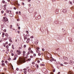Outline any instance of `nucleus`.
<instances>
[{
    "instance_id": "3",
    "label": "nucleus",
    "mask_w": 74,
    "mask_h": 74,
    "mask_svg": "<svg viewBox=\"0 0 74 74\" xmlns=\"http://www.w3.org/2000/svg\"><path fill=\"white\" fill-rule=\"evenodd\" d=\"M25 34H23L24 38V40L25 41V40H26V39H27V37L25 36Z\"/></svg>"
},
{
    "instance_id": "45",
    "label": "nucleus",
    "mask_w": 74,
    "mask_h": 74,
    "mask_svg": "<svg viewBox=\"0 0 74 74\" xmlns=\"http://www.w3.org/2000/svg\"><path fill=\"white\" fill-rule=\"evenodd\" d=\"M38 56H40L41 55V54L40 53H38Z\"/></svg>"
},
{
    "instance_id": "4",
    "label": "nucleus",
    "mask_w": 74,
    "mask_h": 74,
    "mask_svg": "<svg viewBox=\"0 0 74 74\" xmlns=\"http://www.w3.org/2000/svg\"><path fill=\"white\" fill-rule=\"evenodd\" d=\"M8 18H6L5 19V20H4L3 21V22H4L5 23L6 22V21H8Z\"/></svg>"
},
{
    "instance_id": "58",
    "label": "nucleus",
    "mask_w": 74,
    "mask_h": 74,
    "mask_svg": "<svg viewBox=\"0 0 74 74\" xmlns=\"http://www.w3.org/2000/svg\"><path fill=\"white\" fill-rule=\"evenodd\" d=\"M9 41L11 42H12V40H9Z\"/></svg>"
},
{
    "instance_id": "55",
    "label": "nucleus",
    "mask_w": 74,
    "mask_h": 74,
    "mask_svg": "<svg viewBox=\"0 0 74 74\" xmlns=\"http://www.w3.org/2000/svg\"><path fill=\"white\" fill-rule=\"evenodd\" d=\"M26 42L27 43H28L29 42V40H27Z\"/></svg>"
},
{
    "instance_id": "5",
    "label": "nucleus",
    "mask_w": 74,
    "mask_h": 74,
    "mask_svg": "<svg viewBox=\"0 0 74 74\" xmlns=\"http://www.w3.org/2000/svg\"><path fill=\"white\" fill-rule=\"evenodd\" d=\"M64 13H66V9H64L62 11Z\"/></svg>"
},
{
    "instance_id": "2",
    "label": "nucleus",
    "mask_w": 74,
    "mask_h": 74,
    "mask_svg": "<svg viewBox=\"0 0 74 74\" xmlns=\"http://www.w3.org/2000/svg\"><path fill=\"white\" fill-rule=\"evenodd\" d=\"M34 10V8H32L29 9V10L30 13H32V12H33V11Z\"/></svg>"
},
{
    "instance_id": "57",
    "label": "nucleus",
    "mask_w": 74,
    "mask_h": 74,
    "mask_svg": "<svg viewBox=\"0 0 74 74\" xmlns=\"http://www.w3.org/2000/svg\"><path fill=\"white\" fill-rule=\"evenodd\" d=\"M60 66H63V64H60Z\"/></svg>"
},
{
    "instance_id": "27",
    "label": "nucleus",
    "mask_w": 74,
    "mask_h": 74,
    "mask_svg": "<svg viewBox=\"0 0 74 74\" xmlns=\"http://www.w3.org/2000/svg\"><path fill=\"white\" fill-rule=\"evenodd\" d=\"M3 45L4 46V47H5V43H3Z\"/></svg>"
},
{
    "instance_id": "60",
    "label": "nucleus",
    "mask_w": 74,
    "mask_h": 74,
    "mask_svg": "<svg viewBox=\"0 0 74 74\" xmlns=\"http://www.w3.org/2000/svg\"><path fill=\"white\" fill-rule=\"evenodd\" d=\"M38 63H40V60H38L37 61Z\"/></svg>"
},
{
    "instance_id": "39",
    "label": "nucleus",
    "mask_w": 74,
    "mask_h": 74,
    "mask_svg": "<svg viewBox=\"0 0 74 74\" xmlns=\"http://www.w3.org/2000/svg\"><path fill=\"white\" fill-rule=\"evenodd\" d=\"M64 64H68V63L65 62L64 63Z\"/></svg>"
},
{
    "instance_id": "44",
    "label": "nucleus",
    "mask_w": 74,
    "mask_h": 74,
    "mask_svg": "<svg viewBox=\"0 0 74 74\" xmlns=\"http://www.w3.org/2000/svg\"><path fill=\"white\" fill-rule=\"evenodd\" d=\"M36 49H38H38H40V48L37 47Z\"/></svg>"
},
{
    "instance_id": "17",
    "label": "nucleus",
    "mask_w": 74,
    "mask_h": 74,
    "mask_svg": "<svg viewBox=\"0 0 74 74\" xmlns=\"http://www.w3.org/2000/svg\"><path fill=\"white\" fill-rule=\"evenodd\" d=\"M69 64H72V62H71V61L69 62H68Z\"/></svg>"
},
{
    "instance_id": "10",
    "label": "nucleus",
    "mask_w": 74,
    "mask_h": 74,
    "mask_svg": "<svg viewBox=\"0 0 74 74\" xmlns=\"http://www.w3.org/2000/svg\"><path fill=\"white\" fill-rule=\"evenodd\" d=\"M10 17H12L13 16V14L12 13H10Z\"/></svg>"
},
{
    "instance_id": "61",
    "label": "nucleus",
    "mask_w": 74,
    "mask_h": 74,
    "mask_svg": "<svg viewBox=\"0 0 74 74\" xmlns=\"http://www.w3.org/2000/svg\"><path fill=\"white\" fill-rule=\"evenodd\" d=\"M16 14H18V12H16Z\"/></svg>"
},
{
    "instance_id": "62",
    "label": "nucleus",
    "mask_w": 74,
    "mask_h": 74,
    "mask_svg": "<svg viewBox=\"0 0 74 74\" xmlns=\"http://www.w3.org/2000/svg\"><path fill=\"white\" fill-rule=\"evenodd\" d=\"M30 40V38H27V40Z\"/></svg>"
},
{
    "instance_id": "19",
    "label": "nucleus",
    "mask_w": 74,
    "mask_h": 74,
    "mask_svg": "<svg viewBox=\"0 0 74 74\" xmlns=\"http://www.w3.org/2000/svg\"><path fill=\"white\" fill-rule=\"evenodd\" d=\"M28 51H30L31 50V48L30 47H29L28 49Z\"/></svg>"
},
{
    "instance_id": "34",
    "label": "nucleus",
    "mask_w": 74,
    "mask_h": 74,
    "mask_svg": "<svg viewBox=\"0 0 74 74\" xmlns=\"http://www.w3.org/2000/svg\"><path fill=\"white\" fill-rule=\"evenodd\" d=\"M7 6V5L5 4L3 5L4 7H5Z\"/></svg>"
},
{
    "instance_id": "47",
    "label": "nucleus",
    "mask_w": 74,
    "mask_h": 74,
    "mask_svg": "<svg viewBox=\"0 0 74 74\" xmlns=\"http://www.w3.org/2000/svg\"><path fill=\"white\" fill-rule=\"evenodd\" d=\"M34 56H36V54H34Z\"/></svg>"
},
{
    "instance_id": "38",
    "label": "nucleus",
    "mask_w": 74,
    "mask_h": 74,
    "mask_svg": "<svg viewBox=\"0 0 74 74\" xmlns=\"http://www.w3.org/2000/svg\"><path fill=\"white\" fill-rule=\"evenodd\" d=\"M71 62H72V63H74V61H72V60H71Z\"/></svg>"
},
{
    "instance_id": "40",
    "label": "nucleus",
    "mask_w": 74,
    "mask_h": 74,
    "mask_svg": "<svg viewBox=\"0 0 74 74\" xmlns=\"http://www.w3.org/2000/svg\"><path fill=\"white\" fill-rule=\"evenodd\" d=\"M30 38H33V36H31L30 37Z\"/></svg>"
},
{
    "instance_id": "49",
    "label": "nucleus",
    "mask_w": 74,
    "mask_h": 74,
    "mask_svg": "<svg viewBox=\"0 0 74 74\" xmlns=\"http://www.w3.org/2000/svg\"><path fill=\"white\" fill-rule=\"evenodd\" d=\"M30 60H31V59L30 58H29L28 59V60H29V61H30Z\"/></svg>"
},
{
    "instance_id": "53",
    "label": "nucleus",
    "mask_w": 74,
    "mask_h": 74,
    "mask_svg": "<svg viewBox=\"0 0 74 74\" xmlns=\"http://www.w3.org/2000/svg\"><path fill=\"white\" fill-rule=\"evenodd\" d=\"M15 32H16V33H17V32H18V30H16L15 31Z\"/></svg>"
},
{
    "instance_id": "11",
    "label": "nucleus",
    "mask_w": 74,
    "mask_h": 74,
    "mask_svg": "<svg viewBox=\"0 0 74 74\" xmlns=\"http://www.w3.org/2000/svg\"><path fill=\"white\" fill-rule=\"evenodd\" d=\"M4 34H5L4 33H3L2 34V37H4Z\"/></svg>"
},
{
    "instance_id": "18",
    "label": "nucleus",
    "mask_w": 74,
    "mask_h": 74,
    "mask_svg": "<svg viewBox=\"0 0 74 74\" xmlns=\"http://www.w3.org/2000/svg\"><path fill=\"white\" fill-rule=\"evenodd\" d=\"M36 52L37 53H38L40 52V51L38 50H36Z\"/></svg>"
},
{
    "instance_id": "13",
    "label": "nucleus",
    "mask_w": 74,
    "mask_h": 74,
    "mask_svg": "<svg viewBox=\"0 0 74 74\" xmlns=\"http://www.w3.org/2000/svg\"><path fill=\"white\" fill-rule=\"evenodd\" d=\"M68 74H73V73H72V72H71V71H69L68 73Z\"/></svg>"
},
{
    "instance_id": "43",
    "label": "nucleus",
    "mask_w": 74,
    "mask_h": 74,
    "mask_svg": "<svg viewBox=\"0 0 74 74\" xmlns=\"http://www.w3.org/2000/svg\"><path fill=\"white\" fill-rule=\"evenodd\" d=\"M26 33H27V34L28 33H29V32L28 31H26Z\"/></svg>"
},
{
    "instance_id": "59",
    "label": "nucleus",
    "mask_w": 74,
    "mask_h": 74,
    "mask_svg": "<svg viewBox=\"0 0 74 74\" xmlns=\"http://www.w3.org/2000/svg\"><path fill=\"white\" fill-rule=\"evenodd\" d=\"M5 44H8V42H6Z\"/></svg>"
},
{
    "instance_id": "64",
    "label": "nucleus",
    "mask_w": 74,
    "mask_h": 74,
    "mask_svg": "<svg viewBox=\"0 0 74 74\" xmlns=\"http://www.w3.org/2000/svg\"><path fill=\"white\" fill-rule=\"evenodd\" d=\"M50 62H52V60H50Z\"/></svg>"
},
{
    "instance_id": "8",
    "label": "nucleus",
    "mask_w": 74,
    "mask_h": 74,
    "mask_svg": "<svg viewBox=\"0 0 74 74\" xmlns=\"http://www.w3.org/2000/svg\"><path fill=\"white\" fill-rule=\"evenodd\" d=\"M69 4H70L71 5H73V3L71 1H69Z\"/></svg>"
},
{
    "instance_id": "1",
    "label": "nucleus",
    "mask_w": 74,
    "mask_h": 74,
    "mask_svg": "<svg viewBox=\"0 0 74 74\" xmlns=\"http://www.w3.org/2000/svg\"><path fill=\"white\" fill-rule=\"evenodd\" d=\"M24 60H23V59L21 58L19 60V61H18V63H23V62H24Z\"/></svg>"
},
{
    "instance_id": "20",
    "label": "nucleus",
    "mask_w": 74,
    "mask_h": 74,
    "mask_svg": "<svg viewBox=\"0 0 74 74\" xmlns=\"http://www.w3.org/2000/svg\"><path fill=\"white\" fill-rule=\"evenodd\" d=\"M5 19H6V17H4L3 18V20H5Z\"/></svg>"
},
{
    "instance_id": "7",
    "label": "nucleus",
    "mask_w": 74,
    "mask_h": 74,
    "mask_svg": "<svg viewBox=\"0 0 74 74\" xmlns=\"http://www.w3.org/2000/svg\"><path fill=\"white\" fill-rule=\"evenodd\" d=\"M16 55L14 56V58L13 60H15L16 59Z\"/></svg>"
},
{
    "instance_id": "21",
    "label": "nucleus",
    "mask_w": 74,
    "mask_h": 74,
    "mask_svg": "<svg viewBox=\"0 0 74 74\" xmlns=\"http://www.w3.org/2000/svg\"><path fill=\"white\" fill-rule=\"evenodd\" d=\"M9 40H12V38H11V37L9 38Z\"/></svg>"
},
{
    "instance_id": "28",
    "label": "nucleus",
    "mask_w": 74,
    "mask_h": 74,
    "mask_svg": "<svg viewBox=\"0 0 74 74\" xmlns=\"http://www.w3.org/2000/svg\"><path fill=\"white\" fill-rule=\"evenodd\" d=\"M8 10H6V13H8Z\"/></svg>"
},
{
    "instance_id": "51",
    "label": "nucleus",
    "mask_w": 74,
    "mask_h": 74,
    "mask_svg": "<svg viewBox=\"0 0 74 74\" xmlns=\"http://www.w3.org/2000/svg\"><path fill=\"white\" fill-rule=\"evenodd\" d=\"M28 2H30V1H31V0H28Z\"/></svg>"
},
{
    "instance_id": "35",
    "label": "nucleus",
    "mask_w": 74,
    "mask_h": 74,
    "mask_svg": "<svg viewBox=\"0 0 74 74\" xmlns=\"http://www.w3.org/2000/svg\"><path fill=\"white\" fill-rule=\"evenodd\" d=\"M26 45H24V48H26Z\"/></svg>"
},
{
    "instance_id": "6",
    "label": "nucleus",
    "mask_w": 74,
    "mask_h": 74,
    "mask_svg": "<svg viewBox=\"0 0 74 74\" xmlns=\"http://www.w3.org/2000/svg\"><path fill=\"white\" fill-rule=\"evenodd\" d=\"M56 14H58V11H59V9H56Z\"/></svg>"
},
{
    "instance_id": "63",
    "label": "nucleus",
    "mask_w": 74,
    "mask_h": 74,
    "mask_svg": "<svg viewBox=\"0 0 74 74\" xmlns=\"http://www.w3.org/2000/svg\"><path fill=\"white\" fill-rule=\"evenodd\" d=\"M7 62H8L7 61H5V63H7Z\"/></svg>"
},
{
    "instance_id": "50",
    "label": "nucleus",
    "mask_w": 74,
    "mask_h": 74,
    "mask_svg": "<svg viewBox=\"0 0 74 74\" xmlns=\"http://www.w3.org/2000/svg\"><path fill=\"white\" fill-rule=\"evenodd\" d=\"M18 29H21V27H18Z\"/></svg>"
},
{
    "instance_id": "52",
    "label": "nucleus",
    "mask_w": 74,
    "mask_h": 74,
    "mask_svg": "<svg viewBox=\"0 0 74 74\" xmlns=\"http://www.w3.org/2000/svg\"><path fill=\"white\" fill-rule=\"evenodd\" d=\"M14 10H16V8L14 7Z\"/></svg>"
},
{
    "instance_id": "9",
    "label": "nucleus",
    "mask_w": 74,
    "mask_h": 74,
    "mask_svg": "<svg viewBox=\"0 0 74 74\" xmlns=\"http://www.w3.org/2000/svg\"><path fill=\"white\" fill-rule=\"evenodd\" d=\"M64 59H65V60H68V58L66 57H64Z\"/></svg>"
},
{
    "instance_id": "22",
    "label": "nucleus",
    "mask_w": 74,
    "mask_h": 74,
    "mask_svg": "<svg viewBox=\"0 0 74 74\" xmlns=\"http://www.w3.org/2000/svg\"><path fill=\"white\" fill-rule=\"evenodd\" d=\"M25 37L27 38H28V37H29V35H25Z\"/></svg>"
},
{
    "instance_id": "48",
    "label": "nucleus",
    "mask_w": 74,
    "mask_h": 74,
    "mask_svg": "<svg viewBox=\"0 0 74 74\" xmlns=\"http://www.w3.org/2000/svg\"><path fill=\"white\" fill-rule=\"evenodd\" d=\"M32 64H35V62H32Z\"/></svg>"
},
{
    "instance_id": "16",
    "label": "nucleus",
    "mask_w": 74,
    "mask_h": 74,
    "mask_svg": "<svg viewBox=\"0 0 74 74\" xmlns=\"http://www.w3.org/2000/svg\"><path fill=\"white\" fill-rule=\"evenodd\" d=\"M2 66H3V67H4V66H5V64L3 63L2 64Z\"/></svg>"
},
{
    "instance_id": "24",
    "label": "nucleus",
    "mask_w": 74,
    "mask_h": 74,
    "mask_svg": "<svg viewBox=\"0 0 74 74\" xmlns=\"http://www.w3.org/2000/svg\"><path fill=\"white\" fill-rule=\"evenodd\" d=\"M2 3H5V1H4V0H2Z\"/></svg>"
},
{
    "instance_id": "23",
    "label": "nucleus",
    "mask_w": 74,
    "mask_h": 74,
    "mask_svg": "<svg viewBox=\"0 0 74 74\" xmlns=\"http://www.w3.org/2000/svg\"><path fill=\"white\" fill-rule=\"evenodd\" d=\"M30 51H29V52H28L27 54V55H29V54H30V53H29Z\"/></svg>"
},
{
    "instance_id": "30",
    "label": "nucleus",
    "mask_w": 74,
    "mask_h": 74,
    "mask_svg": "<svg viewBox=\"0 0 74 74\" xmlns=\"http://www.w3.org/2000/svg\"><path fill=\"white\" fill-rule=\"evenodd\" d=\"M4 32H6V29H5L4 30H3Z\"/></svg>"
},
{
    "instance_id": "42",
    "label": "nucleus",
    "mask_w": 74,
    "mask_h": 74,
    "mask_svg": "<svg viewBox=\"0 0 74 74\" xmlns=\"http://www.w3.org/2000/svg\"><path fill=\"white\" fill-rule=\"evenodd\" d=\"M42 51H45V49H42Z\"/></svg>"
},
{
    "instance_id": "26",
    "label": "nucleus",
    "mask_w": 74,
    "mask_h": 74,
    "mask_svg": "<svg viewBox=\"0 0 74 74\" xmlns=\"http://www.w3.org/2000/svg\"><path fill=\"white\" fill-rule=\"evenodd\" d=\"M30 53H34L33 51H32V50H31Z\"/></svg>"
},
{
    "instance_id": "41",
    "label": "nucleus",
    "mask_w": 74,
    "mask_h": 74,
    "mask_svg": "<svg viewBox=\"0 0 74 74\" xmlns=\"http://www.w3.org/2000/svg\"><path fill=\"white\" fill-rule=\"evenodd\" d=\"M11 55H12V56H14V53H12L11 54Z\"/></svg>"
},
{
    "instance_id": "37",
    "label": "nucleus",
    "mask_w": 74,
    "mask_h": 74,
    "mask_svg": "<svg viewBox=\"0 0 74 74\" xmlns=\"http://www.w3.org/2000/svg\"><path fill=\"white\" fill-rule=\"evenodd\" d=\"M1 27H2V28H3V27H4V26H3V25H1Z\"/></svg>"
},
{
    "instance_id": "46",
    "label": "nucleus",
    "mask_w": 74,
    "mask_h": 74,
    "mask_svg": "<svg viewBox=\"0 0 74 74\" xmlns=\"http://www.w3.org/2000/svg\"><path fill=\"white\" fill-rule=\"evenodd\" d=\"M11 43H10V44H9V46H11Z\"/></svg>"
},
{
    "instance_id": "54",
    "label": "nucleus",
    "mask_w": 74,
    "mask_h": 74,
    "mask_svg": "<svg viewBox=\"0 0 74 74\" xmlns=\"http://www.w3.org/2000/svg\"><path fill=\"white\" fill-rule=\"evenodd\" d=\"M23 53L25 54V53H26V52H25V51H23Z\"/></svg>"
},
{
    "instance_id": "12",
    "label": "nucleus",
    "mask_w": 74,
    "mask_h": 74,
    "mask_svg": "<svg viewBox=\"0 0 74 74\" xmlns=\"http://www.w3.org/2000/svg\"><path fill=\"white\" fill-rule=\"evenodd\" d=\"M8 14H11V11L8 10Z\"/></svg>"
},
{
    "instance_id": "56",
    "label": "nucleus",
    "mask_w": 74,
    "mask_h": 74,
    "mask_svg": "<svg viewBox=\"0 0 74 74\" xmlns=\"http://www.w3.org/2000/svg\"><path fill=\"white\" fill-rule=\"evenodd\" d=\"M27 69H26L25 68V69H23V70H24V71H25V70H26Z\"/></svg>"
},
{
    "instance_id": "15",
    "label": "nucleus",
    "mask_w": 74,
    "mask_h": 74,
    "mask_svg": "<svg viewBox=\"0 0 74 74\" xmlns=\"http://www.w3.org/2000/svg\"><path fill=\"white\" fill-rule=\"evenodd\" d=\"M12 25H10V29H12Z\"/></svg>"
},
{
    "instance_id": "29",
    "label": "nucleus",
    "mask_w": 74,
    "mask_h": 74,
    "mask_svg": "<svg viewBox=\"0 0 74 74\" xmlns=\"http://www.w3.org/2000/svg\"><path fill=\"white\" fill-rule=\"evenodd\" d=\"M6 48L7 49H8V45L6 46Z\"/></svg>"
},
{
    "instance_id": "25",
    "label": "nucleus",
    "mask_w": 74,
    "mask_h": 74,
    "mask_svg": "<svg viewBox=\"0 0 74 74\" xmlns=\"http://www.w3.org/2000/svg\"><path fill=\"white\" fill-rule=\"evenodd\" d=\"M21 53V52L20 51H19L18 53V55H20Z\"/></svg>"
},
{
    "instance_id": "33",
    "label": "nucleus",
    "mask_w": 74,
    "mask_h": 74,
    "mask_svg": "<svg viewBox=\"0 0 74 74\" xmlns=\"http://www.w3.org/2000/svg\"><path fill=\"white\" fill-rule=\"evenodd\" d=\"M33 58V57L32 56H30V58Z\"/></svg>"
},
{
    "instance_id": "31",
    "label": "nucleus",
    "mask_w": 74,
    "mask_h": 74,
    "mask_svg": "<svg viewBox=\"0 0 74 74\" xmlns=\"http://www.w3.org/2000/svg\"><path fill=\"white\" fill-rule=\"evenodd\" d=\"M1 12L2 14H3L4 13V11L3 10L1 11Z\"/></svg>"
},
{
    "instance_id": "36",
    "label": "nucleus",
    "mask_w": 74,
    "mask_h": 74,
    "mask_svg": "<svg viewBox=\"0 0 74 74\" xmlns=\"http://www.w3.org/2000/svg\"><path fill=\"white\" fill-rule=\"evenodd\" d=\"M16 70H17V71H19V68H17L16 69Z\"/></svg>"
},
{
    "instance_id": "32",
    "label": "nucleus",
    "mask_w": 74,
    "mask_h": 74,
    "mask_svg": "<svg viewBox=\"0 0 74 74\" xmlns=\"http://www.w3.org/2000/svg\"><path fill=\"white\" fill-rule=\"evenodd\" d=\"M35 44H38V42H35Z\"/></svg>"
},
{
    "instance_id": "14",
    "label": "nucleus",
    "mask_w": 74,
    "mask_h": 74,
    "mask_svg": "<svg viewBox=\"0 0 74 74\" xmlns=\"http://www.w3.org/2000/svg\"><path fill=\"white\" fill-rule=\"evenodd\" d=\"M12 49H14V45H12Z\"/></svg>"
}]
</instances>
